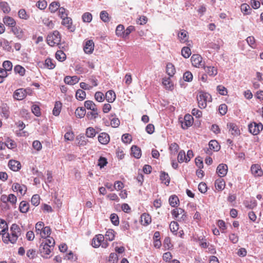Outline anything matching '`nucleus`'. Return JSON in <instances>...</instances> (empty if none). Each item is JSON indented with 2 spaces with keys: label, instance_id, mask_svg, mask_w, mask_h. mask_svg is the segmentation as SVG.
Returning <instances> with one entry per match:
<instances>
[{
  "label": "nucleus",
  "instance_id": "1",
  "mask_svg": "<svg viewBox=\"0 0 263 263\" xmlns=\"http://www.w3.org/2000/svg\"><path fill=\"white\" fill-rule=\"evenodd\" d=\"M10 232H7L3 236L2 240L6 244H15L21 235V230L18 225L13 223L10 228Z\"/></svg>",
  "mask_w": 263,
  "mask_h": 263
},
{
  "label": "nucleus",
  "instance_id": "2",
  "mask_svg": "<svg viewBox=\"0 0 263 263\" xmlns=\"http://www.w3.org/2000/svg\"><path fill=\"white\" fill-rule=\"evenodd\" d=\"M212 98L210 94L200 92L197 96L198 106L201 109L205 108L207 106V102L211 101Z\"/></svg>",
  "mask_w": 263,
  "mask_h": 263
},
{
  "label": "nucleus",
  "instance_id": "3",
  "mask_svg": "<svg viewBox=\"0 0 263 263\" xmlns=\"http://www.w3.org/2000/svg\"><path fill=\"white\" fill-rule=\"evenodd\" d=\"M61 38L59 32L55 30L48 35L47 43L49 46L53 47L60 44Z\"/></svg>",
  "mask_w": 263,
  "mask_h": 263
},
{
  "label": "nucleus",
  "instance_id": "4",
  "mask_svg": "<svg viewBox=\"0 0 263 263\" xmlns=\"http://www.w3.org/2000/svg\"><path fill=\"white\" fill-rule=\"evenodd\" d=\"M91 245L93 248H97L100 246L103 248H106L108 243L104 241V236L102 234L96 235L92 239Z\"/></svg>",
  "mask_w": 263,
  "mask_h": 263
},
{
  "label": "nucleus",
  "instance_id": "5",
  "mask_svg": "<svg viewBox=\"0 0 263 263\" xmlns=\"http://www.w3.org/2000/svg\"><path fill=\"white\" fill-rule=\"evenodd\" d=\"M248 128L251 134L253 135H257L262 130L263 125L261 123L252 122L249 125Z\"/></svg>",
  "mask_w": 263,
  "mask_h": 263
},
{
  "label": "nucleus",
  "instance_id": "6",
  "mask_svg": "<svg viewBox=\"0 0 263 263\" xmlns=\"http://www.w3.org/2000/svg\"><path fill=\"white\" fill-rule=\"evenodd\" d=\"M51 247L47 242H42L40 247V251L43 257L47 258L48 255L51 253Z\"/></svg>",
  "mask_w": 263,
  "mask_h": 263
},
{
  "label": "nucleus",
  "instance_id": "7",
  "mask_svg": "<svg viewBox=\"0 0 263 263\" xmlns=\"http://www.w3.org/2000/svg\"><path fill=\"white\" fill-rule=\"evenodd\" d=\"M251 172L255 177H261L263 175V171L260 165L258 164H252L251 167Z\"/></svg>",
  "mask_w": 263,
  "mask_h": 263
},
{
  "label": "nucleus",
  "instance_id": "8",
  "mask_svg": "<svg viewBox=\"0 0 263 263\" xmlns=\"http://www.w3.org/2000/svg\"><path fill=\"white\" fill-rule=\"evenodd\" d=\"M172 216L174 218L178 220H184V217H186L184 211L181 208H176L172 211Z\"/></svg>",
  "mask_w": 263,
  "mask_h": 263
},
{
  "label": "nucleus",
  "instance_id": "9",
  "mask_svg": "<svg viewBox=\"0 0 263 263\" xmlns=\"http://www.w3.org/2000/svg\"><path fill=\"white\" fill-rule=\"evenodd\" d=\"M227 127L229 129V132L233 136H238L240 134V131L235 123H228L227 124Z\"/></svg>",
  "mask_w": 263,
  "mask_h": 263
},
{
  "label": "nucleus",
  "instance_id": "10",
  "mask_svg": "<svg viewBox=\"0 0 263 263\" xmlns=\"http://www.w3.org/2000/svg\"><path fill=\"white\" fill-rule=\"evenodd\" d=\"M193 123V118L190 115H185L183 121L181 122V127L185 129L191 126Z\"/></svg>",
  "mask_w": 263,
  "mask_h": 263
},
{
  "label": "nucleus",
  "instance_id": "11",
  "mask_svg": "<svg viewBox=\"0 0 263 263\" xmlns=\"http://www.w3.org/2000/svg\"><path fill=\"white\" fill-rule=\"evenodd\" d=\"M192 64L195 67H200L202 64V58L199 54H193L191 59Z\"/></svg>",
  "mask_w": 263,
  "mask_h": 263
},
{
  "label": "nucleus",
  "instance_id": "12",
  "mask_svg": "<svg viewBox=\"0 0 263 263\" xmlns=\"http://www.w3.org/2000/svg\"><path fill=\"white\" fill-rule=\"evenodd\" d=\"M170 229L171 231L175 235H177L180 237H182V235L184 234L182 231H179L178 232V230L179 229V224L178 223L175 221H172L170 224Z\"/></svg>",
  "mask_w": 263,
  "mask_h": 263
},
{
  "label": "nucleus",
  "instance_id": "13",
  "mask_svg": "<svg viewBox=\"0 0 263 263\" xmlns=\"http://www.w3.org/2000/svg\"><path fill=\"white\" fill-rule=\"evenodd\" d=\"M26 95L27 92L26 89L20 88L14 91L13 97L17 100H22L26 97Z\"/></svg>",
  "mask_w": 263,
  "mask_h": 263
},
{
  "label": "nucleus",
  "instance_id": "14",
  "mask_svg": "<svg viewBox=\"0 0 263 263\" xmlns=\"http://www.w3.org/2000/svg\"><path fill=\"white\" fill-rule=\"evenodd\" d=\"M94 43L91 40H87L83 47V50L85 53L87 54L91 53L94 50Z\"/></svg>",
  "mask_w": 263,
  "mask_h": 263
},
{
  "label": "nucleus",
  "instance_id": "15",
  "mask_svg": "<svg viewBox=\"0 0 263 263\" xmlns=\"http://www.w3.org/2000/svg\"><path fill=\"white\" fill-rule=\"evenodd\" d=\"M12 189L14 192L18 191L21 195H24L27 191L26 186L18 183H14L12 185Z\"/></svg>",
  "mask_w": 263,
  "mask_h": 263
},
{
  "label": "nucleus",
  "instance_id": "16",
  "mask_svg": "<svg viewBox=\"0 0 263 263\" xmlns=\"http://www.w3.org/2000/svg\"><path fill=\"white\" fill-rule=\"evenodd\" d=\"M228 172V166L226 164H220L217 167V173L219 177L225 176Z\"/></svg>",
  "mask_w": 263,
  "mask_h": 263
},
{
  "label": "nucleus",
  "instance_id": "17",
  "mask_svg": "<svg viewBox=\"0 0 263 263\" xmlns=\"http://www.w3.org/2000/svg\"><path fill=\"white\" fill-rule=\"evenodd\" d=\"M99 142L104 145L108 143L110 141V137L108 134L106 133H101L98 137Z\"/></svg>",
  "mask_w": 263,
  "mask_h": 263
},
{
  "label": "nucleus",
  "instance_id": "18",
  "mask_svg": "<svg viewBox=\"0 0 263 263\" xmlns=\"http://www.w3.org/2000/svg\"><path fill=\"white\" fill-rule=\"evenodd\" d=\"M8 166L12 171H18L21 168V164L18 161L14 160H10L8 163Z\"/></svg>",
  "mask_w": 263,
  "mask_h": 263
},
{
  "label": "nucleus",
  "instance_id": "19",
  "mask_svg": "<svg viewBox=\"0 0 263 263\" xmlns=\"http://www.w3.org/2000/svg\"><path fill=\"white\" fill-rule=\"evenodd\" d=\"M178 37L181 43H184L188 40V32L185 30L182 29L178 32Z\"/></svg>",
  "mask_w": 263,
  "mask_h": 263
},
{
  "label": "nucleus",
  "instance_id": "20",
  "mask_svg": "<svg viewBox=\"0 0 263 263\" xmlns=\"http://www.w3.org/2000/svg\"><path fill=\"white\" fill-rule=\"evenodd\" d=\"M8 231V226L7 222L3 219H0V235L3 238L7 232Z\"/></svg>",
  "mask_w": 263,
  "mask_h": 263
},
{
  "label": "nucleus",
  "instance_id": "21",
  "mask_svg": "<svg viewBox=\"0 0 263 263\" xmlns=\"http://www.w3.org/2000/svg\"><path fill=\"white\" fill-rule=\"evenodd\" d=\"M152 221L151 216L147 213H143L141 216V223L142 225L146 226Z\"/></svg>",
  "mask_w": 263,
  "mask_h": 263
},
{
  "label": "nucleus",
  "instance_id": "22",
  "mask_svg": "<svg viewBox=\"0 0 263 263\" xmlns=\"http://www.w3.org/2000/svg\"><path fill=\"white\" fill-rule=\"evenodd\" d=\"M131 155L135 158H140L141 156V149L137 145H133L131 147Z\"/></svg>",
  "mask_w": 263,
  "mask_h": 263
},
{
  "label": "nucleus",
  "instance_id": "23",
  "mask_svg": "<svg viewBox=\"0 0 263 263\" xmlns=\"http://www.w3.org/2000/svg\"><path fill=\"white\" fill-rule=\"evenodd\" d=\"M3 22L6 25L12 28L14 27L16 25L14 19L9 16H6L3 18Z\"/></svg>",
  "mask_w": 263,
  "mask_h": 263
},
{
  "label": "nucleus",
  "instance_id": "24",
  "mask_svg": "<svg viewBox=\"0 0 263 263\" xmlns=\"http://www.w3.org/2000/svg\"><path fill=\"white\" fill-rule=\"evenodd\" d=\"M166 72L170 76L172 77L176 73V69L174 65L171 63H168L166 66Z\"/></svg>",
  "mask_w": 263,
  "mask_h": 263
},
{
  "label": "nucleus",
  "instance_id": "25",
  "mask_svg": "<svg viewBox=\"0 0 263 263\" xmlns=\"http://www.w3.org/2000/svg\"><path fill=\"white\" fill-rule=\"evenodd\" d=\"M79 81V78L77 76H66L64 78L65 83L69 85H74L77 83Z\"/></svg>",
  "mask_w": 263,
  "mask_h": 263
},
{
  "label": "nucleus",
  "instance_id": "26",
  "mask_svg": "<svg viewBox=\"0 0 263 263\" xmlns=\"http://www.w3.org/2000/svg\"><path fill=\"white\" fill-rule=\"evenodd\" d=\"M62 103L60 101H56L52 110V114L55 116H58L61 111Z\"/></svg>",
  "mask_w": 263,
  "mask_h": 263
},
{
  "label": "nucleus",
  "instance_id": "27",
  "mask_svg": "<svg viewBox=\"0 0 263 263\" xmlns=\"http://www.w3.org/2000/svg\"><path fill=\"white\" fill-rule=\"evenodd\" d=\"M226 183L224 180L221 177L219 179L216 180L215 182V186L216 190L218 191H222L225 187Z\"/></svg>",
  "mask_w": 263,
  "mask_h": 263
},
{
  "label": "nucleus",
  "instance_id": "28",
  "mask_svg": "<svg viewBox=\"0 0 263 263\" xmlns=\"http://www.w3.org/2000/svg\"><path fill=\"white\" fill-rule=\"evenodd\" d=\"M105 98L107 102L109 103L113 102L116 98L115 92L111 90L107 91L105 94Z\"/></svg>",
  "mask_w": 263,
  "mask_h": 263
},
{
  "label": "nucleus",
  "instance_id": "29",
  "mask_svg": "<svg viewBox=\"0 0 263 263\" xmlns=\"http://www.w3.org/2000/svg\"><path fill=\"white\" fill-rule=\"evenodd\" d=\"M55 67V63L50 58H47L44 63V68L48 69H53Z\"/></svg>",
  "mask_w": 263,
  "mask_h": 263
},
{
  "label": "nucleus",
  "instance_id": "30",
  "mask_svg": "<svg viewBox=\"0 0 263 263\" xmlns=\"http://www.w3.org/2000/svg\"><path fill=\"white\" fill-rule=\"evenodd\" d=\"M61 24L68 29H70L72 31V29H73L72 27V20L70 17L67 16L63 18Z\"/></svg>",
  "mask_w": 263,
  "mask_h": 263
},
{
  "label": "nucleus",
  "instance_id": "31",
  "mask_svg": "<svg viewBox=\"0 0 263 263\" xmlns=\"http://www.w3.org/2000/svg\"><path fill=\"white\" fill-rule=\"evenodd\" d=\"M160 179L162 183H164L166 185L169 184L170 182V177H169L167 173L163 171L161 172Z\"/></svg>",
  "mask_w": 263,
  "mask_h": 263
},
{
  "label": "nucleus",
  "instance_id": "32",
  "mask_svg": "<svg viewBox=\"0 0 263 263\" xmlns=\"http://www.w3.org/2000/svg\"><path fill=\"white\" fill-rule=\"evenodd\" d=\"M163 85L165 86V88L172 90L174 88V85L171 81L170 78H165L163 79Z\"/></svg>",
  "mask_w": 263,
  "mask_h": 263
},
{
  "label": "nucleus",
  "instance_id": "33",
  "mask_svg": "<svg viewBox=\"0 0 263 263\" xmlns=\"http://www.w3.org/2000/svg\"><path fill=\"white\" fill-rule=\"evenodd\" d=\"M204 69L210 76L214 77L217 74V69L214 66H205Z\"/></svg>",
  "mask_w": 263,
  "mask_h": 263
},
{
  "label": "nucleus",
  "instance_id": "34",
  "mask_svg": "<svg viewBox=\"0 0 263 263\" xmlns=\"http://www.w3.org/2000/svg\"><path fill=\"white\" fill-rule=\"evenodd\" d=\"M84 106L87 109L91 110V111H97L98 110L97 105L91 100L86 101L84 102Z\"/></svg>",
  "mask_w": 263,
  "mask_h": 263
},
{
  "label": "nucleus",
  "instance_id": "35",
  "mask_svg": "<svg viewBox=\"0 0 263 263\" xmlns=\"http://www.w3.org/2000/svg\"><path fill=\"white\" fill-rule=\"evenodd\" d=\"M169 203L172 207L177 206L179 203V200L178 197L175 195H173L170 197L168 199Z\"/></svg>",
  "mask_w": 263,
  "mask_h": 263
},
{
  "label": "nucleus",
  "instance_id": "36",
  "mask_svg": "<svg viewBox=\"0 0 263 263\" xmlns=\"http://www.w3.org/2000/svg\"><path fill=\"white\" fill-rule=\"evenodd\" d=\"M124 26L121 24L118 25L116 29V35L119 37L124 38Z\"/></svg>",
  "mask_w": 263,
  "mask_h": 263
},
{
  "label": "nucleus",
  "instance_id": "37",
  "mask_svg": "<svg viewBox=\"0 0 263 263\" xmlns=\"http://www.w3.org/2000/svg\"><path fill=\"white\" fill-rule=\"evenodd\" d=\"M60 8V4L58 2H53L49 6V10L50 12L54 13Z\"/></svg>",
  "mask_w": 263,
  "mask_h": 263
},
{
  "label": "nucleus",
  "instance_id": "38",
  "mask_svg": "<svg viewBox=\"0 0 263 263\" xmlns=\"http://www.w3.org/2000/svg\"><path fill=\"white\" fill-rule=\"evenodd\" d=\"M115 232L113 230L109 229L106 232L104 238H105L106 240L112 241L115 239Z\"/></svg>",
  "mask_w": 263,
  "mask_h": 263
},
{
  "label": "nucleus",
  "instance_id": "39",
  "mask_svg": "<svg viewBox=\"0 0 263 263\" xmlns=\"http://www.w3.org/2000/svg\"><path fill=\"white\" fill-rule=\"evenodd\" d=\"M209 148L214 151H218L220 149V145L216 140H211L209 144Z\"/></svg>",
  "mask_w": 263,
  "mask_h": 263
},
{
  "label": "nucleus",
  "instance_id": "40",
  "mask_svg": "<svg viewBox=\"0 0 263 263\" xmlns=\"http://www.w3.org/2000/svg\"><path fill=\"white\" fill-rule=\"evenodd\" d=\"M29 207V204L26 201H22L20 204V211L22 213H26L28 211Z\"/></svg>",
  "mask_w": 263,
  "mask_h": 263
},
{
  "label": "nucleus",
  "instance_id": "41",
  "mask_svg": "<svg viewBox=\"0 0 263 263\" xmlns=\"http://www.w3.org/2000/svg\"><path fill=\"white\" fill-rule=\"evenodd\" d=\"M42 238L49 237L51 234V229L49 227H45L39 233Z\"/></svg>",
  "mask_w": 263,
  "mask_h": 263
},
{
  "label": "nucleus",
  "instance_id": "42",
  "mask_svg": "<svg viewBox=\"0 0 263 263\" xmlns=\"http://www.w3.org/2000/svg\"><path fill=\"white\" fill-rule=\"evenodd\" d=\"M14 71L15 73H18L20 76H24L25 74L26 70L22 66L20 65H17L15 66L14 68Z\"/></svg>",
  "mask_w": 263,
  "mask_h": 263
},
{
  "label": "nucleus",
  "instance_id": "43",
  "mask_svg": "<svg viewBox=\"0 0 263 263\" xmlns=\"http://www.w3.org/2000/svg\"><path fill=\"white\" fill-rule=\"evenodd\" d=\"M86 114L85 109L82 107H78L75 111V115L77 118H82Z\"/></svg>",
  "mask_w": 263,
  "mask_h": 263
},
{
  "label": "nucleus",
  "instance_id": "44",
  "mask_svg": "<svg viewBox=\"0 0 263 263\" xmlns=\"http://www.w3.org/2000/svg\"><path fill=\"white\" fill-rule=\"evenodd\" d=\"M97 132L91 127H88L86 130V136L88 138H93L95 137Z\"/></svg>",
  "mask_w": 263,
  "mask_h": 263
},
{
  "label": "nucleus",
  "instance_id": "45",
  "mask_svg": "<svg viewBox=\"0 0 263 263\" xmlns=\"http://www.w3.org/2000/svg\"><path fill=\"white\" fill-rule=\"evenodd\" d=\"M55 58L60 62L65 60L66 56L62 50H58L55 53Z\"/></svg>",
  "mask_w": 263,
  "mask_h": 263
},
{
  "label": "nucleus",
  "instance_id": "46",
  "mask_svg": "<svg viewBox=\"0 0 263 263\" xmlns=\"http://www.w3.org/2000/svg\"><path fill=\"white\" fill-rule=\"evenodd\" d=\"M76 97L78 100L82 101L86 98V92L82 89H78L76 91Z\"/></svg>",
  "mask_w": 263,
  "mask_h": 263
},
{
  "label": "nucleus",
  "instance_id": "47",
  "mask_svg": "<svg viewBox=\"0 0 263 263\" xmlns=\"http://www.w3.org/2000/svg\"><path fill=\"white\" fill-rule=\"evenodd\" d=\"M179 149V145L175 142L172 143L170 145L169 149L171 154L175 155L177 153Z\"/></svg>",
  "mask_w": 263,
  "mask_h": 263
},
{
  "label": "nucleus",
  "instance_id": "48",
  "mask_svg": "<svg viewBox=\"0 0 263 263\" xmlns=\"http://www.w3.org/2000/svg\"><path fill=\"white\" fill-rule=\"evenodd\" d=\"M0 8L5 13H8L11 10L8 4L5 2L0 3Z\"/></svg>",
  "mask_w": 263,
  "mask_h": 263
},
{
  "label": "nucleus",
  "instance_id": "49",
  "mask_svg": "<svg viewBox=\"0 0 263 263\" xmlns=\"http://www.w3.org/2000/svg\"><path fill=\"white\" fill-rule=\"evenodd\" d=\"M181 54L185 59H187L191 55V50L189 47H184L181 50Z\"/></svg>",
  "mask_w": 263,
  "mask_h": 263
},
{
  "label": "nucleus",
  "instance_id": "50",
  "mask_svg": "<svg viewBox=\"0 0 263 263\" xmlns=\"http://www.w3.org/2000/svg\"><path fill=\"white\" fill-rule=\"evenodd\" d=\"M3 69L6 70L7 72L10 71L12 69V63L10 61H5L3 63Z\"/></svg>",
  "mask_w": 263,
  "mask_h": 263
},
{
  "label": "nucleus",
  "instance_id": "51",
  "mask_svg": "<svg viewBox=\"0 0 263 263\" xmlns=\"http://www.w3.org/2000/svg\"><path fill=\"white\" fill-rule=\"evenodd\" d=\"M100 16L101 20L105 23L108 22L110 20L109 14L106 11H101Z\"/></svg>",
  "mask_w": 263,
  "mask_h": 263
},
{
  "label": "nucleus",
  "instance_id": "52",
  "mask_svg": "<svg viewBox=\"0 0 263 263\" xmlns=\"http://www.w3.org/2000/svg\"><path fill=\"white\" fill-rule=\"evenodd\" d=\"M82 20L85 23H90L92 19V14L89 12L84 13L82 16Z\"/></svg>",
  "mask_w": 263,
  "mask_h": 263
},
{
  "label": "nucleus",
  "instance_id": "53",
  "mask_svg": "<svg viewBox=\"0 0 263 263\" xmlns=\"http://www.w3.org/2000/svg\"><path fill=\"white\" fill-rule=\"evenodd\" d=\"M178 161L179 163H182L184 162H187L185 157V152L183 150L180 151L178 155Z\"/></svg>",
  "mask_w": 263,
  "mask_h": 263
},
{
  "label": "nucleus",
  "instance_id": "54",
  "mask_svg": "<svg viewBox=\"0 0 263 263\" xmlns=\"http://www.w3.org/2000/svg\"><path fill=\"white\" fill-rule=\"evenodd\" d=\"M68 10L64 7H60L58 11L59 16L62 18H64L68 16Z\"/></svg>",
  "mask_w": 263,
  "mask_h": 263
},
{
  "label": "nucleus",
  "instance_id": "55",
  "mask_svg": "<svg viewBox=\"0 0 263 263\" xmlns=\"http://www.w3.org/2000/svg\"><path fill=\"white\" fill-rule=\"evenodd\" d=\"M31 203L34 206H37L40 203V197L39 195H33L31 200Z\"/></svg>",
  "mask_w": 263,
  "mask_h": 263
},
{
  "label": "nucleus",
  "instance_id": "56",
  "mask_svg": "<svg viewBox=\"0 0 263 263\" xmlns=\"http://www.w3.org/2000/svg\"><path fill=\"white\" fill-rule=\"evenodd\" d=\"M217 90L219 94L222 96H226L228 93L227 89L223 85H219L217 86Z\"/></svg>",
  "mask_w": 263,
  "mask_h": 263
},
{
  "label": "nucleus",
  "instance_id": "57",
  "mask_svg": "<svg viewBox=\"0 0 263 263\" xmlns=\"http://www.w3.org/2000/svg\"><path fill=\"white\" fill-rule=\"evenodd\" d=\"M110 220L112 222V223L115 226H118L119 224V217L118 215L115 214L113 213L110 215Z\"/></svg>",
  "mask_w": 263,
  "mask_h": 263
},
{
  "label": "nucleus",
  "instance_id": "58",
  "mask_svg": "<svg viewBox=\"0 0 263 263\" xmlns=\"http://www.w3.org/2000/svg\"><path fill=\"white\" fill-rule=\"evenodd\" d=\"M98 116V110L97 111H91L88 112L86 114V117L89 120H94Z\"/></svg>",
  "mask_w": 263,
  "mask_h": 263
},
{
  "label": "nucleus",
  "instance_id": "59",
  "mask_svg": "<svg viewBox=\"0 0 263 263\" xmlns=\"http://www.w3.org/2000/svg\"><path fill=\"white\" fill-rule=\"evenodd\" d=\"M241 12L244 14H248L250 13L249 11L251 10L250 7L247 4H243L240 6Z\"/></svg>",
  "mask_w": 263,
  "mask_h": 263
},
{
  "label": "nucleus",
  "instance_id": "60",
  "mask_svg": "<svg viewBox=\"0 0 263 263\" xmlns=\"http://www.w3.org/2000/svg\"><path fill=\"white\" fill-rule=\"evenodd\" d=\"M18 16L20 18L27 20L29 16L27 14L26 11L25 9H22L18 11Z\"/></svg>",
  "mask_w": 263,
  "mask_h": 263
},
{
  "label": "nucleus",
  "instance_id": "61",
  "mask_svg": "<svg viewBox=\"0 0 263 263\" xmlns=\"http://www.w3.org/2000/svg\"><path fill=\"white\" fill-rule=\"evenodd\" d=\"M36 7L41 10L45 9L47 6V4L46 1L45 0H39L36 3Z\"/></svg>",
  "mask_w": 263,
  "mask_h": 263
},
{
  "label": "nucleus",
  "instance_id": "62",
  "mask_svg": "<svg viewBox=\"0 0 263 263\" xmlns=\"http://www.w3.org/2000/svg\"><path fill=\"white\" fill-rule=\"evenodd\" d=\"M32 112L36 117H40L41 115L40 108L36 105H33L31 108Z\"/></svg>",
  "mask_w": 263,
  "mask_h": 263
},
{
  "label": "nucleus",
  "instance_id": "63",
  "mask_svg": "<svg viewBox=\"0 0 263 263\" xmlns=\"http://www.w3.org/2000/svg\"><path fill=\"white\" fill-rule=\"evenodd\" d=\"M247 42L249 45L253 48L256 47L255 40L254 36H250L247 38Z\"/></svg>",
  "mask_w": 263,
  "mask_h": 263
},
{
  "label": "nucleus",
  "instance_id": "64",
  "mask_svg": "<svg viewBox=\"0 0 263 263\" xmlns=\"http://www.w3.org/2000/svg\"><path fill=\"white\" fill-rule=\"evenodd\" d=\"M95 98L97 101L102 102L104 100V94L101 91H97L95 93Z\"/></svg>",
  "mask_w": 263,
  "mask_h": 263
}]
</instances>
